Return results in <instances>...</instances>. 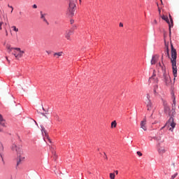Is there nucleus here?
Listing matches in <instances>:
<instances>
[{
	"label": "nucleus",
	"instance_id": "f257e3e1",
	"mask_svg": "<svg viewBox=\"0 0 179 179\" xmlns=\"http://www.w3.org/2000/svg\"><path fill=\"white\" fill-rule=\"evenodd\" d=\"M171 63L173 66V73L174 76V79H176L178 75V69H177V51L176 49L174 48L173 44L172 41H171Z\"/></svg>",
	"mask_w": 179,
	"mask_h": 179
},
{
	"label": "nucleus",
	"instance_id": "f03ea898",
	"mask_svg": "<svg viewBox=\"0 0 179 179\" xmlns=\"http://www.w3.org/2000/svg\"><path fill=\"white\" fill-rule=\"evenodd\" d=\"M154 140H156V141H157V150L159 155L163 156L168 151L167 147H165V145H163L162 144H161V143H159V141H161L162 140L161 137H154Z\"/></svg>",
	"mask_w": 179,
	"mask_h": 179
},
{
	"label": "nucleus",
	"instance_id": "7ed1b4c3",
	"mask_svg": "<svg viewBox=\"0 0 179 179\" xmlns=\"http://www.w3.org/2000/svg\"><path fill=\"white\" fill-rule=\"evenodd\" d=\"M77 0H69V6L68 8L69 13L71 16H73L76 10Z\"/></svg>",
	"mask_w": 179,
	"mask_h": 179
},
{
	"label": "nucleus",
	"instance_id": "20e7f679",
	"mask_svg": "<svg viewBox=\"0 0 179 179\" xmlns=\"http://www.w3.org/2000/svg\"><path fill=\"white\" fill-rule=\"evenodd\" d=\"M166 126H167L168 127H170L169 129L170 131H173V129L176 126V123H175L173 117H170Z\"/></svg>",
	"mask_w": 179,
	"mask_h": 179
},
{
	"label": "nucleus",
	"instance_id": "39448f33",
	"mask_svg": "<svg viewBox=\"0 0 179 179\" xmlns=\"http://www.w3.org/2000/svg\"><path fill=\"white\" fill-rule=\"evenodd\" d=\"M11 150L13 151H15V152H17V160L19 159L20 152H21V147H20V145H17L16 144H13V145L11 146Z\"/></svg>",
	"mask_w": 179,
	"mask_h": 179
},
{
	"label": "nucleus",
	"instance_id": "423d86ee",
	"mask_svg": "<svg viewBox=\"0 0 179 179\" xmlns=\"http://www.w3.org/2000/svg\"><path fill=\"white\" fill-rule=\"evenodd\" d=\"M25 159L24 155H23V151L20 147V152H19L18 159L17 160V166H19L22 162Z\"/></svg>",
	"mask_w": 179,
	"mask_h": 179
},
{
	"label": "nucleus",
	"instance_id": "0eeeda50",
	"mask_svg": "<svg viewBox=\"0 0 179 179\" xmlns=\"http://www.w3.org/2000/svg\"><path fill=\"white\" fill-rule=\"evenodd\" d=\"M164 44H165L164 52L169 58H171V55L169 52V41H166L165 37H164Z\"/></svg>",
	"mask_w": 179,
	"mask_h": 179
},
{
	"label": "nucleus",
	"instance_id": "6e6552de",
	"mask_svg": "<svg viewBox=\"0 0 179 179\" xmlns=\"http://www.w3.org/2000/svg\"><path fill=\"white\" fill-rule=\"evenodd\" d=\"M164 81L167 86L171 83V77L166 72L164 73Z\"/></svg>",
	"mask_w": 179,
	"mask_h": 179
},
{
	"label": "nucleus",
	"instance_id": "1a4fd4ad",
	"mask_svg": "<svg viewBox=\"0 0 179 179\" xmlns=\"http://www.w3.org/2000/svg\"><path fill=\"white\" fill-rule=\"evenodd\" d=\"M161 17H162V18L164 20H166V22L169 24V35L171 36V27H173V26L171 24V22H170L168 16H165V15H162Z\"/></svg>",
	"mask_w": 179,
	"mask_h": 179
},
{
	"label": "nucleus",
	"instance_id": "9d476101",
	"mask_svg": "<svg viewBox=\"0 0 179 179\" xmlns=\"http://www.w3.org/2000/svg\"><path fill=\"white\" fill-rule=\"evenodd\" d=\"M72 34H73V31L69 29L65 31L64 36L67 40H71Z\"/></svg>",
	"mask_w": 179,
	"mask_h": 179
},
{
	"label": "nucleus",
	"instance_id": "9b49d317",
	"mask_svg": "<svg viewBox=\"0 0 179 179\" xmlns=\"http://www.w3.org/2000/svg\"><path fill=\"white\" fill-rule=\"evenodd\" d=\"M24 54V51L23 50H21L20 47H17V59L22 58Z\"/></svg>",
	"mask_w": 179,
	"mask_h": 179
},
{
	"label": "nucleus",
	"instance_id": "f8f14e48",
	"mask_svg": "<svg viewBox=\"0 0 179 179\" xmlns=\"http://www.w3.org/2000/svg\"><path fill=\"white\" fill-rule=\"evenodd\" d=\"M0 126L2 127H7L6 126V122L5 119H3L2 115L0 114Z\"/></svg>",
	"mask_w": 179,
	"mask_h": 179
},
{
	"label": "nucleus",
	"instance_id": "ddd939ff",
	"mask_svg": "<svg viewBox=\"0 0 179 179\" xmlns=\"http://www.w3.org/2000/svg\"><path fill=\"white\" fill-rule=\"evenodd\" d=\"M147 122H146V120L144 119V120H143L141 122V128L143 129V130H144V131H147Z\"/></svg>",
	"mask_w": 179,
	"mask_h": 179
},
{
	"label": "nucleus",
	"instance_id": "4468645a",
	"mask_svg": "<svg viewBox=\"0 0 179 179\" xmlns=\"http://www.w3.org/2000/svg\"><path fill=\"white\" fill-rule=\"evenodd\" d=\"M41 131L43 134V133L45 134V136H46L48 141H49V143H52L49 136H48V134H47V131H46L45 127H43V126H41Z\"/></svg>",
	"mask_w": 179,
	"mask_h": 179
},
{
	"label": "nucleus",
	"instance_id": "2eb2a0df",
	"mask_svg": "<svg viewBox=\"0 0 179 179\" xmlns=\"http://www.w3.org/2000/svg\"><path fill=\"white\" fill-rule=\"evenodd\" d=\"M164 112H165V113H166L167 115H171V112L170 110V108H169V105H167V103H164Z\"/></svg>",
	"mask_w": 179,
	"mask_h": 179
},
{
	"label": "nucleus",
	"instance_id": "dca6fc26",
	"mask_svg": "<svg viewBox=\"0 0 179 179\" xmlns=\"http://www.w3.org/2000/svg\"><path fill=\"white\" fill-rule=\"evenodd\" d=\"M149 82H155L156 83L158 82L157 78H156V73H155V72H153L152 76L149 79Z\"/></svg>",
	"mask_w": 179,
	"mask_h": 179
},
{
	"label": "nucleus",
	"instance_id": "f3484780",
	"mask_svg": "<svg viewBox=\"0 0 179 179\" xmlns=\"http://www.w3.org/2000/svg\"><path fill=\"white\" fill-rule=\"evenodd\" d=\"M147 104V107H148V110H152V103L150 99V101H148V102H146Z\"/></svg>",
	"mask_w": 179,
	"mask_h": 179
},
{
	"label": "nucleus",
	"instance_id": "a211bd4d",
	"mask_svg": "<svg viewBox=\"0 0 179 179\" xmlns=\"http://www.w3.org/2000/svg\"><path fill=\"white\" fill-rule=\"evenodd\" d=\"M157 59H158L157 55H153L151 59V64H156Z\"/></svg>",
	"mask_w": 179,
	"mask_h": 179
},
{
	"label": "nucleus",
	"instance_id": "6ab92c4d",
	"mask_svg": "<svg viewBox=\"0 0 179 179\" xmlns=\"http://www.w3.org/2000/svg\"><path fill=\"white\" fill-rule=\"evenodd\" d=\"M176 104V98H174V99H173V104H172V110H173V113H172V116H173V115H175V113H176V110H175Z\"/></svg>",
	"mask_w": 179,
	"mask_h": 179
},
{
	"label": "nucleus",
	"instance_id": "aec40b11",
	"mask_svg": "<svg viewBox=\"0 0 179 179\" xmlns=\"http://www.w3.org/2000/svg\"><path fill=\"white\" fill-rule=\"evenodd\" d=\"M13 50H14L13 55L17 59V47H13Z\"/></svg>",
	"mask_w": 179,
	"mask_h": 179
},
{
	"label": "nucleus",
	"instance_id": "412c9836",
	"mask_svg": "<svg viewBox=\"0 0 179 179\" xmlns=\"http://www.w3.org/2000/svg\"><path fill=\"white\" fill-rule=\"evenodd\" d=\"M115 127H117V122H116V120H114L111 123V129H114Z\"/></svg>",
	"mask_w": 179,
	"mask_h": 179
},
{
	"label": "nucleus",
	"instance_id": "4be33fe9",
	"mask_svg": "<svg viewBox=\"0 0 179 179\" xmlns=\"http://www.w3.org/2000/svg\"><path fill=\"white\" fill-rule=\"evenodd\" d=\"M41 19H43V20H44L45 22H46L45 14V13H43L42 11H41Z\"/></svg>",
	"mask_w": 179,
	"mask_h": 179
},
{
	"label": "nucleus",
	"instance_id": "5701e85b",
	"mask_svg": "<svg viewBox=\"0 0 179 179\" xmlns=\"http://www.w3.org/2000/svg\"><path fill=\"white\" fill-rule=\"evenodd\" d=\"M12 50H13V47H10V45H7V51L8 52H11Z\"/></svg>",
	"mask_w": 179,
	"mask_h": 179
},
{
	"label": "nucleus",
	"instance_id": "b1692460",
	"mask_svg": "<svg viewBox=\"0 0 179 179\" xmlns=\"http://www.w3.org/2000/svg\"><path fill=\"white\" fill-rule=\"evenodd\" d=\"M63 54V51H59V52H55L54 55H57L58 57H60L61 55H62Z\"/></svg>",
	"mask_w": 179,
	"mask_h": 179
},
{
	"label": "nucleus",
	"instance_id": "393cba45",
	"mask_svg": "<svg viewBox=\"0 0 179 179\" xmlns=\"http://www.w3.org/2000/svg\"><path fill=\"white\" fill-rule=\"evenodd\" d=\"M169 17H170L169 22H171V24L172 26H173V17H172L171 13L169 14Z\"/></svg>",
	"mask_w": 179,
	"mask_h": 179
},
{
	"label": "nucleus",
	"instance_id": "a878e982",
	"mask_svg": "<svg viewBox=\"0 0 179 179\" xmlns=\"http://www.w3.org/2000/svg\"><path fill=\"white\" fill-rule=\"evenodd\" d=\"M110 179H115V173H110Z\"/></svg>",
	"mask_w": 179,
	"mask_h": 179
},
{
	"label": "nucleus",
	"instance_id": "bb28decb",
	"mask_svg": "<svg viewBox=\"0 0 179 179\" xmlns=\"http://www.w3.org/2000/svg\"><path fill=\"white\" fill-rule=\"evenodd\" d=\"M12 28L15 31H18L19 29L17 27H16V26H12Z\"/></svg>",
	"mask_w": 179,
	"mask_h": 179
},
{
	"label": "nucleus",
	"instance_id": "cd10ccee",
	"mask_svg": "<svg viewBox=\"0 0 179 179\" xmlns=\"http://www.w3.org/2000/svg\"><path fill=\"white\" fill-rule=\"evenodd\" d=\"M178 173H174V175H173L171 178V179H175V178H176V176H178Z\"/></svg>",
	"mask_w": 179,
	"mask_h": 179
},
{
	"label": "nucleus",
	"instance_id": "c85d7f7f",
	"mask_svg": "<svg viewBox=\"0 0 179 179\" xmlns=\"http://www.w3.org/2000/svg\"><path fill=\"white\" fill-rule=\"evenodd\" d=\"M149 100H150V94H147V101H149Z\"/></svg>",
	"mask_w": 179,
	"mask_h": 179
},
{
	"label": "nucleus",
	"instance_id": "c756f323",
	"mask_svg": "<svg viewBox=\"0 0 179 179\" xmlns=\"http://www.w3.org/2000/svg\"><path fill=\"white\" fill-rule=\"evenodd\" d=\"M137 155H138V157H142L143 154L140 151H138L137 152Z\"/></svg>",
	"mask_w": 179,
	"mask_h": 179
},
{
	"label": "nucleus",
	"instance_id": "7c9ffc66",
	"mask_svg": "<svg viewBox=\"0 0 179 179\" xmlns=\"http://www.w3.org/2000/svg\"><path fill=\"white\" fill-rule=\"evenodd\" d=\"M157 7H158L159 13V15H161V9H160V8L159 6V3H157Z\"/></svg>",
	"mask_w": 179,
	"mask_h": 179
},
{
	"label": "nucleus",
	"instance_id": "2f4dec72",
	"mask_svg": "<svg viewBox=\"0 0 179 179\" xmlns=\"http://www.w3.org/2000/svg\"><path fill=\"white\" fill-rule=\"evenodd\" d=\"M55 119L57 120H58L59 122H60V120H59V116L57 115L56 116H55Z\"/></svg>",
	"mask_w": 179,
	"mask_h": 179
},
{
	"label": "nucleus",
	"instance_id": "473e14b6",
	"mask_svg": "<svg viewBox=\"0 0 179 179\" xmlns=\"http://www.w3.org/2000/svg\"><path fill=\"white\" fill-rule=\"evenodd\" d=\"M32 7H33L34 8H38V6H37V5H36V3H34V5L32 6Z\"/></svg>",
	"mask_w": 179,
	"mask_h": 179
},
{
	"label": "nucleus",
	"instance_id": "72a5a7b5",
	"mask_svg": "<svg viewBox=\"0 0 179 179\" xmlns=\"http://www.w3.org/2000/svg\"><path fill=\"white\" fill-rule=\"evenodd\" d=\"M3 23V22H0V29H1V30L2 29Z\"/></svg>",
	"mask_w": 179,
	"mask_h": 179
},
{
	"label": "nucleus",
	"instance_id": "f704fd0d",
	"mask_svg": "<svg viewBox=\"0 0 179 179\" xmlns=\"http://www.w3.org/2000/svg\"><path fill=\"white\" fill-rule=\"evenodd\" d=\"M104 156H105V159L108 160V157H107V155H106V152H104Z\"/></svg>",
	"mask_w": 179,
	"mask_h": 179
},
{
	"label": "nucleus",
	"instance_id": "c9c22d12",
	"mask_svg": "<svg viewBox=\"0 0 179 179\" xmlns=\"http://www.w3.org/2000/svg\"><path fill=\"white\" fill-rule=\"evenodd\" d=\"M6 59H7V61H8V64H10V59H9L8 58V57H6Z\"/></svg>",
	"mask_w": 179,
	"mask_h": 179
},
{
	"label": "nucleus",
	"instance_id": "e433bc0d",
	"mask_svg": "<svg viewBox=\"0 0 179 179\" xmlns=\"http://www.w3.org/2000/svg\"><path fill=\"white\" fill-rule=\"evenodd\" d=\"M52 155H54L55 157H56V152L55 151H52Z\"/></svg>",
	"mask_w": 179,
	"mask_h": 179
},
{
	"label": "nucleus",
	"instance_id": "4c0bfd02",
	"mask_svg": "<svg viewBox=\"0 0 179 179\" xmlns=\"http://www.w3.org/2000/svg\"><path fill=\"white\" fill-rule=\"evenodd\" d=\"M154 93H157V90L155 85L154 86Z\"/></svg>",
	"mask_w": 179,
	"mask_h": 179
},
{
	"label": "nucleus",
	"instance_id": "58836bf2",
	"mask_svg": "<svg viewBox=\"0 0 179 179\" xmlns=\"http://www.w3.org/2000/svg\"><path fill=\"white\" fill-rule=\"evenodd\" d=\"M0 133H3V129H1V127H0Z\"/></svg>",
	"mask_w": 179,
	"mask_h": 179
},
{
	"label": "nucleus",
	"instance_id": "ea45409f",
	"mask_svg": "<svg viewBox=\"0 0 179 179\" xmlns=\"http://www.w3.org/2000/svg\"><path fill=\"white\" fill-rule=\"evenodd\" d=\"M10 8H11V12H13L14 9L13 6H10Z\"/></svg>",
	"mask_w": 179,
	"mask_h": 179
},
{
	"label": "nucleus",
	"instance_id": "a19ab883",
	"mask_svg": "<svg viewBox=\"0 0 179 179\" xmlns=\"http://www.w3.org/2000/svg\"><path fill=\"white\" fill-rule=\"evenodd\" d=\"M120 26L121 27H122L124 26L123 23L120 22Z\"/></svg>",
	"mask_w": 179,
	"mask_h": 179
},
{
	"label": "nucleus",
	"instance_id": "79ce46f5",
	"mask_svg": "<svg viewBox=\"0 0 179 179\" xmlns=\"http://www.w3.org/2000/svg\"><path fill=\"white\" fill-rule=\"evenodd\" d=\"M154 22H155V24H157V20L156 19H155Z\"/></svg>",
	"mask_w": 179,
	"mask_h": 179
},
{
	"label": "nucleus",
	"instance_id": "37998d69",
	"mask_svg": "<svg viewBox=\"0 0 179 179\" xmlns=\"http://www.w3.org/2000/svg\"><path fill=\"white\" fill-rule=\"evenodd\" d=\"M8 30H6V35L8 36Z\"/></svg>",
	"mask_w": 179,
	"mask_h": 179
},
{
	"label": "nucleus",
	"instance_id": "c03bdc74",
	"mask_svg": "<svg viewBox=\"0 0 179 179\" xmlns=\"http://www.w3.org/2000/svg\"><path fill=\"white\" fill-rule=\"evenodd\" d=\"M115 173H116V175H118V173H119L118 171H115Z\"/></svg>",
	"mask_w": 179,
	"mask_h": 179
},
{
	"label": "nucleus",
	"instance_id": "a18cd8bd",
	"mask_svg": "<svg viewBox=\"0 0 179 179\" xmlns=\"http://www.w3.org/2000/svg\"><path fill=\"white\" fill-rule=\"evenodd\" d=\"M155 87H156V90H157V89H158V85H155Z\"/></svg>",
	"mask_w": 179,
	"mask_h": 179
},
{
	"label": "nucleus",
	"instance_id": "49530a36",
	"mask_svg": "<svg viewBox=\"0 0 179 179\" xmlns=\"http://www.w3.org/2000/svg\"><path fill=\"white\" fill-rule=\"evenodd\" d=\"M74 20H71V23H73Z\"/></svg>",
	"mask_w": 179,
	"mask_h": 179
},
{
	"label": "nucleus",
	"instance_id": "de8ad7c7",
	"mask_svg": "<svg viewBox=\"0 0 179 179\" xmlns=\"http://www.w3.org/2000/svg\"><path fill=\"white\" fill-rule=\"evenodd\" d=\"M46 52H48V54H50V52H49V51H46Z\"/></svg>",
	"mask_w": 179,
	"mask_h": 179
},
{
	"label": "nucleus",
	"instance_id": "09e8293b",
	"mask_svg": "<svg viewBox=\"0 0 179 179\" xmlns=\"http://www.w3.org/2000/svg\"><path fill=\"white\" fill-rule=\"evenodd\" d=\"M8 6L9 8H10V4H8Z\"/></svg>",
	"mask_w": 179,
	"mask_h": 179
},
{
	"label": "nucleus",
	"instance_id": "8fccbe9b",
	"mask_svg": "<svg viewBox=\"0 0 179 179\" xmlns=\"http://www.w3.org/2000/svg\"><path fill=\"white\" fill-rule=\"evenodd\" d=\"M43 116H45V115H44V113H42Z\"/></svg>",
	"mask_w": 179,
	"mask_h": 179
},
{
	"label": "nucleus",
	"instance_id": "3c124183",
	"mask_svg": "<svg viewBox=\"0 0 179 179\" xmlns=\"http://www.w3.org/2000/svg\"><path fill=\"white\" fill-rule=\"evenodd\" d=\"M160 1H161L162 3H163V1H162V0H160Z\"/></svg>",
	"mask_w": 179,
	"mask_h": 179
},
{
	"label": "nucleus",
	"instance_id": "603ef678",
	"mask_svg": "<svg viewBox=\"0 0 179 179\" xmlns=\"http://www.w3.org/2000/svg\"><path fill=\"white\" fill-rule=\"evenodd\" d=\"M1 9H0V13H1Z\"/></svg>",
	"mask_w": 179,
	"mask_h": 179
},
{
	"label": "nucleus",
	"instance_id": "864d4df0",
	"mask_svg": "<svg viewBox=\"0 0 179 179\" xmlns=\"http://www.w3.org/2000/svg\"><path fill=\"white\" fill-rule=\"evenodd\" d=\"M43 110H45L44 108H43Z\"/></svg>",
	"mask_w": 179,
	"mask_h": 179
},
{
	"label": "nucleus",
	"instance_id": "5fc2aeb1",
	"mask_svg": "<svg viewBox=\"0 0 179 179\" xmlns=\"http://www.w3.org/2000/svg\"><path fill=\"white\" fill-rule=\"evenodd\" d=\"M164 55H162V58H163Z\"/></svg>",
	"mask_w": 179,
	"mask_h": 179
},
{
	"label": "nucleus",
	"instance_id": "6e6d98bb",
	"mask_svg": "<svg viewBox=\"0 0 179 179\" xmlns=\"http://www.w3.org/2000/svg\"><path fill=\"white\" fill-rule=\"evenodd\" d=\"M164 129V127H162V129Z\"/></svg>",
	"mask_w": 179,
	"mask_h": 179
},
{
	"label": "nucleus",
	"instance_id": "4d7b16f0",
	"mask_svg": "<svg viewBox=\"0 0 179 179\" xmlns=\"http://www.w3.org/2000/svg\"><path fill=\"white\" fill-rule=\"evenodd\" d=\"M178 108H179V106H178Z\"/></svg>",
	"mask_w": 179,
	"mask_h": 179
}]
</instances>
